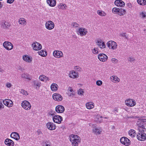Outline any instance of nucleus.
Returning a JSON list of instances; mask_svg holds the SVG:
<instances>
[{"mask_svg":"<svg viewBox=\"0 0 146 146\" xmlns=\"http://www.w3.org/2000/svg\"><path fill=\"white\" fill-rule=\"evenodd\" d=\"M146 119H141L137 121L136 124L138 126L137 129L139 132H143L146 131L145 126L146 125Z\"/></svg>","mask_w":146,"mask_h":146,"instance_id":"f257e3e1","label":"nucleus"},{"mask_svg":"<svg viewBox=\"0 0 146 146\" xmlns=\"http://www.w3.org/2000/svg\"><path fill=\"white\" fill-rule=\"evenodd\" d=\"M22 107L25 110H29L31 108V106L30 103L27 101H24L21 104Z\"/></svg>","mask_w":146,"mask_h":146,"instance_id":"f03ea898","label":"nucleus"},{"mask_svg":"<svg viewBox=\"0 0 146 146\" xmlns=\"http://www.w3.org/2000/svg\"><path fill=\"white\" fill-rule=\"evenodd\" d=\"M120 141L122 144L125 145H129L130 144V141L128 138L125 137H122L120 139Z\"/></svg>","mask_w":146,"mask_h":146,"instance_id":"7ed1b4c3","label":"nucleus"},{"mask_svg":"<svg viewBox=\"0 0 146 146\" xmlns=\"http://www.w3.org/2000/svg\"><path fill=\"white\" fill-rule=\"evenodd\" d=\"M3 46L6 49L8 50H11L13 48L12 44L8 41H5L3 43Z\"/></svg>","mask_w":146,"mask_h":146,"instance_id":"20e7f679","label":"nucleus"},{"mask_svg":"<svg viewBox=\"0 0 146 146\" xmlns=\"http://www.w3.org/2000/svg\"><path fill=\"white\" fill-rule=\"evenodd\" d=\"M107 45L109 48L114 49L117 48V45L115 42L112 41H110L108 42Z\"/></svg>","mask_w":146,"mask_h":146,"instance_id":"39448f33","label":"nucleus"},{"mask_svg":"<svg viewBox=\"0 0 146 146\" xmlns=\"http://www.w3.org/2000/svg\"><path fill=\"white\" fill-rule=\"evenodd\" d=\"M137 135V139L140 141H143L146 139V134L143 132H139Z\"/></svg>","mask_w":146,"mask_h":146,"instance_id":"423d86ee","label":"nucleus"},{"mask_svg":"<svg viewBox=\"0 0 146 146\" xmlns=\"http://www.w3.org/2000/svg\"><path fill=\"white\" fill-rule=\"evenodd\" d=\"M33 49L35 50H40L42 48L41 45L39 43L36 42H33L32 45Z\"/></svg>","mask_w":146,"mask_h":146,"instance_id":"0eeeda50","label":"nucleus"},{"mask_svg":"<svg viewBox=\"0 0 146 146\" xmlns=\"http://www.w3.org/2000/svg\"><path fill=\"white\" fill-rule=\"evenodd\" d=\"M69 137L70 141H75L79 142H80V139L79 136L76 135L72 134Z\"/></svg>","mask_w":146,"mask_h":146,"instance_id":"6e6552de","label":"nucleus"},{"mask_svg":"<svg viewBox=\"0 0 146 146\" xmlns=\"http://www.w3.org/2000/svg\"><path fill=\"white\" fill-rule=\"evenodd\" d=\"M53 120L54 122L60 123L62 120V117L59 115H55L53 117Z\"/></svg>","mask_w":146,"mask_h":146,"instance_id":"1a4fd4ad","label":"nucleus"},{"mask_svg":"<svg viewBox=\"0 0 146 146\" xmlns=\"http://www.w3.org/2000/svg\"><path fill=\"white\" fill-rule=\"evenodd\" d=\"M52 98L55 101H61L63 99L62 96L58 93H54L52 95Z\"/></svg>","mask_w":146,"mask_h":146,"instance_id":"9d476101","label":"nucleus"},{"mask_svg":"<svg viewBox=\"0 0 146 146\" xmlns=\"http://www.w3.org/2000/svg\"><path fill=\"white\" fill-rule=\"evenodd\" d=\"M98 58L100 61L105 62L107 60L108 57L105 54L102 53L99 54Z\"/></svg>","mask_w":146,"mask_h":146,"instance_id":"9b49d317","label":"nucleus"},{"mask_svg":"<svg viewBox=\"0 0 146 146\" xmlns=\"http://www.w3.org/2000/svg\"><path fill=\"white\" fill-rule=\"evenodd\" d=\"M46 27L48 30H51L54 27V23L51 21H47L45 24Z\"/></svg>","mask_w":146,"mask_h":146,"instance_id":"f8f14e48","label":"nucleus"},{"mask_svg":"<svg viewBox=\"0 0 146 146\" xmlns=\"http://www.w3.org/2000/svg\"><path fill=\"white\" fill-rule=\"evenodd\" d=\"M125 103L126 105L130 107L134 106L136 104L135 101L131 99H129L125 101Z\"/></svg>","mask_w":146,"mask_h":146,"instance_id":"ddd939ff","label":"nucleus"},{"mask_svg":"<svg viewBox=\"0 0 146 146\" xmlns=\"http://www.w3.org/2000/svg\"><path fill=\"white\" fill-rule=\"evenodd\" d=\"M4 104L8 107H11L13 105V102L10 100L7 99L3 101Z\"/></svg>","mask_w":146,"mask_h":146,"instance_id":"4468645a","label":"nucleus"},{"mask_svg":"<svg viewBox=\"0 0 146 146\" xmlns=\"http://www.w3.org/2000/svg\"><path fill=\"white\" fill-rule=\"evenodd\" d=\"M65 109L64 107L62 105L57 106L55 108L56 111L58 113H62L64 111Z\"/></svg>","mask_w":146,"mask_h":146,"instance_id":"2eb2a0df","label":"nucleus"},{"mask_svg":"<svg viewBox=\"0 0 146 146\" xmlns=\"http://www.w3.org/2000/svg\"><path fill=\"white\" fill-rule=\"evenodd\" d=\"M53 54L55 57L60 58L62 57L63 53L61 51L55 50L54 51Z\"/></svg>","mask_w":146,"mask_h":146,"instance_id":"dca6fc26","label":"nucleus"},{"mask_svg":"<svg viewBox=\"0 0 146 146\" xmlns=\"http://www.w3.org/2000/svg\"><path fill=\"white\" fill-rule=\"evenodd\" d=\"M5 143L8 146H13L14 144V142L12 140L8 138L5 140Z\"/></svg>","mask_w":146,"mask_h":146,"instance_id":"f3484780","label":"nucleus"},{"mask_svg":"<svg viewBox=\"0 0 146 146\" xmlns=\"http://www.w3.org/2000/svg\"><path fill=\"white\" fill-rule=\"evenodd\" d=\"M11 137L16 140H18L20 139V136L19 134L16 132H12L11 134Z\"/></svg>","mask_w":146,"mask_h":146,"instance_id":"a211bd4d","label":"nucleus"},{"mask_svg":"<svg viewBox=\"0 0 146 146\" xmlns=\"http://www.w3.org/2000/svg\"><path fill=\"white\" fill-rule=\"evenodd\" d=\"M114 3L117 6L123 7L125 5L124 2L121 0H116L115 1Z\"/></svg>","mask_w":146,"mask_h":146,"instance_id":"6ab92c4d","label":"nucleus"},{"mask_svg":"<svg viewBox=\"0 0 146 146\" xmlns=\"http://www.w3.org/2000/svg\"><path fill=\"white\" fill-rule=\"evenodd\" d=\"M78 33L81 36L85 35L88 33L87 30L84 28H80L78 30Z\"/></svg>","mask_w":146,"mask_h":146,"instance_id":"aec40b11","label":"nucleus"},{"mask_svg":"<svg viewBox=\"0 0 146 146\" xmlns=\"http://www.w3.org/2000/svg\"><path fill=\"white\" fill-rule=\"evenodd\" d=\"M48 128L50 130H54L56 129V126L53 123L48 122L46 124Z\"/></svg>","mask_w":146,"mask_h":146,"instance_id":"412c9836","label":"nucleus"},{"mask_svg":"<svg viewBox=\"0 0 146 146\" xmlns=\"http://www.w3.org/2000/svg\"><path fill=\"white\" fill-rule=\"evenodd\" d=\"M96 44L98 45L101 48H105L106 47V45L104 42H102L101 40L100 41L98 40L96 42Z\"/></svg>","mask_w":146,"mask_h":146,"instance_id":"4be33fe9","label":"nucleus"},{"mask_svg":"<svg viewBox=\"0 0 146 146\" xmlns=\"http://www.w3.org/2000/svg\"><path fill=\"white\" fill-rule=\"evenodd\" d=\"M69 76L73 78H77L78 77V73L72 70V73H70Z\"/></svg>","mask_w":146,"mask_h":146,"instance_id":"5701e85b","label":"nucleus"},{"mask_svg":"<svg viewBox=\"0 0 146 146\" xmlns=\"http://www.w3.org/2000/svg\"><path fill=\"white\" fill-rule=\"evenodd\" d=\"M46 1L51 7H54L56 5V2L55 0H47Z\"/></svg>","mask_w":146,"mask_h":146,"instance_id":"b1692460","label":"nucleus"},{"mask_svg":"<svg viewBox=\"0 0 146 146\" xmlns=\"http://www.w3.org/2000/svg\"><path fill=\"white\" fill-rule=\"evenodd\" d=\"M86 105L87 108L89 109H92L94 107L93 103L91 102L87 103Z\"/></svg>","mask_w":146,"mask_h":146,"instance_id":"393cba45","label":"nucleus"},{"mask_svg":"<svg viewBox=\"0 0 146 146\" xmlns=\"http://www.w3.org/2000/svg\"><path fill=\"white\" fill-rule=\"evenodd\" d=\"M58 87V85L56 84L53 83L50 86V88L52 91H55L57 90Z\"/></svg>","mask_w":146,"mask_h":146,"instance_id":"a878e982","label":"nucleus"},{"mask_svg":"<svg viewBox=\"0 0 146 146\" xmlns=\"http://www.w3.org/2000/svg\"><path fill=\"white\" fill-rule=\"evenodd\" d=\"M118 11H119L118 12V15L120 16L124 15L126 12L125 10L122 8H119Z\"/></svg>","mask_w":146,"mask_h":146,"instance_id":"bb28decb","label":"nucleus"},{"mask_svg":"<svg viewBox=\"0 0 146 146\" xmlns=\"http://www.w3.org/2000/svg\"><path fill=\"white\" fill-rule=\"evenodd\" d=\"M38 53L42 57H45L47 55V52L43 50H42L41 51H38Z\"/></svg>","mask_w":146,"mask_h":146,"instance_id":"cd10ccee","label":"nucleus"},{"mask_svg":"<svg viewBox=\"0 0 146 146\" xmlns=\"http://www.w3.org/2000/svg\"><path fill=\"white\" fill-rule=\"evenodd\" d=\"M21 77L24 78H26L29 80H31V78H30V76L27 74L24 73L21 75Z\"/></svg>","mask_w":146,"mask_h":146,"instance_id":"c85d7f7f","label":"nucleus"},{"mask_svg":"<svg viewBox=\"0 0 146 146\" xmlns=\"http://www.w3.org/2000/svg\"><path fill=\"white\" fill-rule=\"evenodd\" d=\"M39 79L42 81H47V80H49V79L48 78L46 77L43 75H41L39 77Z\"/></svg>","mask_w":146,"mask_h":146,"instance_id":"c756f323","label":"nucleus"},{"mask_svg":"<svg viewBox=\"0 0 146 146\" xmlns=\"http://www.w3.org/2000/svg\"><path fill=\"white\" fill-rule=\"evenodd\" d=\"M128 133L129 135L132 137H134L136 134L135 130L132 129H131L129 131Z\"/></svg>","mask_w":146,"mask_h":146,"instance_id":"7c9ffc66","label":"nucleus"},{"mask_svg":"<svg viewBox=\"0 0 146 146\" xmlns=\"http://www.w3.org/2000/svg\"><path fill=\"white\" fill-rule=\"evenodd\" d=\"M23 60L26 61L30 62L31 61V59L27 55H25L23 56Z\"/></svg>","mask_w":146,"mask_h":146,"instance_id":"2f4dec72","label":"nucleus"},{"mask_svg":"<svg viewBox=\"0 0 146 146\" xmlns=\"http://www.w3.org/2000/svg\"><path fill=\"white\" fill-rule=\"evenodd\" d=\"M2 26L4 28H8L10 25V24L7 22L4 21L1 23Z\"/></svg>","mask_w":146,"mask_h":146,"instance_id":"473e14b6","label":"nucleus"},{"mask_svg":"<svg viewBox=\"0 0 146 146\" xmlns=\"http://www.w3.org/2000/svg\"><path fill=\"white\" fill-rule=\"evenodd\" d=\"M93 131L96 134H100L102 132L101 129H100V128L98 129L97 128H93Z\"/></svg>","mask_w":146,"mask_h":146,"instance_id":"72a5a7b5","label":"nucleus"},{"mask_svg":"<svg viewBox=\"0 0 146 146\" xmlns=\"http://www.w3.org/2000/svg\"><path fill=\"white\" fill-rule=\"evenodd\" d=\"M138 3L141 5H146L145 0H137Z\"/></svg>","mask_w":146,"mask_h":146,"instance_id":"f704fd0d","label":"nucleus"},{"mask_svg":"<svg viewBox=\"0 0 146 146\" xmlns=\"http://www.w3.org/2000/svg\"><path fill=\"white\" fill-rule=\"evenodd\" d=\"M97 13L98 14L102 16H105L106 15L104 12L103 11L98 10L97 11Z\"/></svg>","mask_w":146,"mask_h":146,"instance_id":"c9c22d12","label":"nucleus"},{"mask_svg":"<svg viewBox=\"0 0 146 146\" xmlns=\"http://www.w3.org/2000/svg\"><path fill=\"white\" fill-rule=\"evenodd\" d=\"M65 6H66V5L65 4H64L63 5L62 3H60L58 6V8L59 9H65Z\"/></svg>","mask_w":146,"mask_h":146,"instance_id":"e433bc0d","label":"nucleus"},{"mask_svg":"<svg viewBox=\"0 0 146 146\" xmlns=\"http://www.w3.org/2000/svg\"><path fill=\"white\" fill-rule=\"evenodd\" d=\"M72 144V145L73 146H77L78 145V143L79 142L75 141H70Z\"/></svg>","mask_w":146,"mask_h":146,"instance_id":"4c0bfd02","label":"nucleus"},{"mask_svg":"<svg viewBox=\"0 0 146 146\" xmlns=\"http://www.w3.org/2000/svg\"><path fill=\"white\" fill-rule=\"evenodd\" d=\"M98 48H94L92 50V52L94 54H98Z\"/></svg>","mask_w":146,"mask_h":146,"instance_id":"58836bf2","label":"nucleus"},{"mask_svg":"<svg viewBox=\"0 0 146 146\" xmlns=\"http://www.w3.org/2000/svg\"><path fill=\"white\" fill-rule=\"evenodd\" d=\"M119 9V8H114L112 9V12L114 13H118Z\"/></svg>","mask_w":146,"mask_h":146,"instance_id":"ea45409f","label":"nucleus"},{"mask_svg":"<svg viewBox=\"0 0 146 146\" xmlns=\"http://www.w3.org/2000/svg\"><path fill=\"white\" fill-rule=\"evenodd\" d=\"M84 93V91L81 89H79L78 91V94L79 95H82Z\"/></svg>","mask_w":146,"mask_h":146,"instance_id":"a19ab883","label":"nucleus"},{"mask_svg":"<svg viewBox=\"0 0 146 146\" xmlns=\"http://www.w3.org/2000/svg\"><path fill=\"white\" fill-rule=\"evenodd\" d=\"M33 83L35 85H36V86L39 87L40 85V83L38 82L37 81H34L33 82Z\"/></svg>","mask_w":146,"mask_h":146,"instance_id":"79ce46f5","label":"nucleus"},{"mask_svg":"<svg viewBox=\"0 0 146 146\" xmlns=\"http://www.w3.org/2000/svg\"><path fill=\"white\" fill-rule=\"evenodd\" d=\"M20 92L21 93L23 94L24 95H27L28 94L27 93V92L25 90H21Z\"/></svg>","mask_w":146,"mask_h":146,"instance_id":"37998d69","label":"nucleus"},{"mask_svg":"<svg viewBox=\"0 0 146 146\" xmlns=\"http://www.w3.org/2000/svg\"><path fill=\"white\" fill-rule=\"evenodd\" d=\"M25 22L24 19L23 18H21L19 20V24H24Z\"/></svg>","mask_w":146,"mask_h":146,"instance_id":"c03bdc74","label":"nucleus"},{"mask_svg":"<svg viewBox=\"0 0 146 146\" xmlns=\"http://www.w3.org/2000/svg\"><path fill=\"white\" fill-rule=\"evenodd\" d=\"M113 78V80L115 81H117L118 82H119V79L116 76H112Z\"/></svg>","mask_w":146,"mask_h":146,"instance_id":"a18cd8bd","label":"nucleus"},{"mask_svg":"<svg viewBox=\"0 0 146 146\" xmlns=\"http://www.w3.org/2000/svg\"><path fill=\"white\" fill-rule=\"evenodd\" d=\"M140 15L142 16V18H145L146 17V15H145V13L142 11L141 12L140 14Z\"/></svg>","mask_w":146,"mask_h":146,"instance_id":"49530a36","label":"nucleus"},{"mask_svg":"<svg viewBox=\"0 0 146 146\" xmlns=\"http://www.w3.org/2000/svg\"><path fill=\"white\" fill-rule=\"evenodd\" d=\"M102 84V82L101 80H98L96 82V84L98 86H100Z\"/></svg>","mask_w":146,"mask_h":146,"instance_id":"de8ad7c7","label":"nucleus"},{"mask_svg":"<svg viewBox=\"0 0 146 146\" xmlns=\"http://www.w3.org/2000/svg\"><path fill=\"white\" fill-rule=\"evenodd\" d=\"M44 143L45 144V146H50V143L49 141H45Z\"/></svg>","mask_w":146,"mask_h":146,"instance_id":"09e8293b","label":"nucleus"},{"mask_svg":"<svg viewBox=\"0 0 146 146\" xmlns=\"http://www.w3.org/2000/svg\"><path fill=\"white\" fill-rule=\"evenodd\" d=\"M72 25L75 27H78L79 25L76 23L74 22L73 23V24L72 23Z\"/></svg>","mask_w":146,"mask_h":146,"instance_id":"8fccbe9b","label":"nucleus"},{"mask_svg":"<svg viewBox=\"0 0 146 146\" xmlns=\"http://www.w3.org/2000/svg\"><path fill=\"white\" fill-rule=\"evenodd\" d=\"M111 60L112 62L113 63H116L118 61V60L117 59L114 58H112L111 59Z\"/></svg>","mask_w":146,"mask_h":146,"instance_id":"3c124183","label":"nucleus"},{"mask_svg":"<svg viewBox=\"0 0 146 146\" xmlns=\"http://www.w3.org/2000/svg\"><path fill=\"white\" fill-rule=\"evenodd\" d=\"M128 60L129 61L131 62L135 60V59L133 58H132V57H129L128 58Z\"/></svg>","mask_w":146,"mask_h":146,"instance_id":"603ef678","label":"nucleus"},{"mask_svg":"<svg viewBox=\"0 0 146 146\" xmlns=\"http://www.w3.org/2000/svg\"><path fill=\"white\" fill-rule=\"evenodd\" d=\"M75 69H76L77 71H80L81 68L79 66H76L75 67Z\"/></svg>","mask_w":146,"mask_h":146,"instance_id":"864d4df0","label":"nucleus"},{"mask_svg":"<svg viewBox=\"0 0 146 146\" xmlns=\"http://www.w3.org/2000/svg\"><path fill=\"white\" fill-rule=\"evenodd\" d=\"M15 0H7V3L9 4L13 3Z\"/></svg>","mask_w":146,"mask_h":146,"instance_id":"5fc2aeb1","label":"nucleus"},{"mask_svg":"<svg viewBox=\"0 0 146 146\" xmlns=\"http://www.w3.org/2000/svg\"><path fill=\"white\" fill-rule=\"evenodd\" d=\"M126 5L129 8H131L132 7L131 4L130 3H127Z\"/></svg>","mask_w":146,"mask_h":146,"instance_id":"6e6d98bb","label":"nucleus"},{"mask_svg":"<svg viewBox=\"0 0 146 146\" xmlns=\"http://www.w3.org/2000/svg\"><path fill=\"white\" fill-rule=\"evenodd\" d=\"M6 86L7 87L9 88L11 87V84L10 83H7L6 84Z\"/></svg>","mask_w":146,"mask_h":146,"instance_id":"4d7b16f0","label":"nucleus"},{"mask_svg":"<svg viewBox=\"0 0 146 146\" xmlns=\"http://www.w3.org/2000/svg\"><path fill=\"white\" fill-rule=\"evenodd\" d=\"M55 113H56L55 112H53L52 111H51L50 113V114L52 116H53L55 115Z\"/></svg>","mask_w":146,"mask_h":146,"instance_id":"13d9d810","label":"nucleus"},{"mask_svg":"<svg viewBox=\"0 0 146 146\" xmlns=\"http://www.w3.org/2000/svg\"><path fill=\"white\" fill-rule=\"evenodd\" d=\"M68 90L70 92H72L73 91V90L71 88H70L68 89Z\"/></svg>","mask_w":146,"mask_h":146,"instance_id":"bf43d9fd","label":"nucleus"},{"mask_svg":"<svg viewBox=\"0 0 146 146\" xmlns=\"http://www.w3.org/2000/svg\"><path fill=\"white\" fill-rule=\"evenodd\" d=\"M121 35L123 36H124L125 37H126V35H125V33H123L122 34H121Z\"/></svg>","mask_w":146,"mask_h":146,"instance_id":"052dcab7","label":"nucleus"},{"mask_svg":"<svg viewBox=\"0 0 146 146\" xmlns=\"http://www.w3.org/2000/svg\"><path fill=\"white\" fill-rule=\"evenodd\" d=\"M2 106H3V105L2 104V103L0 102V109L2 108Z\"/></svg>","mask_w":146,"mask_h":146,"instance_id":"680f3d73","label":"nucleus"},{"mask_svg":"<svg viewBox=\"0 0 146 146\" xmlns=\"http://www.w3.org/2000/svg\"><path fill=\"white\" fill-rule=\"evenodd\" d=\"M92 127L94 128H96V124H93L92 125Z\"/></svg>","mask_w":146,"mask_h":146,"instance_id":"e2e57ef3","label":"nucleus"},{"mask_svg":"<svg viewBox=\"0 0 146 146\" xmlns=\"http://www.w3.org/2000/svg\"><path fill=\"white\" fill-rule=\"evenodd\" d=\"M62 116L65 117V118H66L67 117V115H66L65 114H63V115H62Z\"/></svg>","mask_w":146,"mask_h":146,"instance_id":"0e129e2a","label":"nucleus"},{"mask_svg":"<svg viewBox=\"0 0 146 146\" xmlns=\"http://www.w3.org/2000/svg\"><path fill=\"white\" fill-rule=\"evenodd\" d=\"M38 131V135H39L40 134L42 133L40 131Z\"/></svg>","mask_w":146,"mask_h":146,"instance_id":"69168bd1","label":"nucleus"},{"mask_svg":"<svg viewBox=\"0 0 146 146\" xmlns=\"http://www.w3.org/2000/svg\"><path fill=\"white\" fill-rule=\"evenodd\" d=\"M3 5L1 4V2H0V8L2 7Z\"/></svg>","mask_w":146,"mask_h":146,"instance_id":"338daca9","label":"nucleus"},{"mask_svg":"<svg viewBox=\"0 0 146 146\" xmlns=\"http://www.w3.org/2000/svg\"><path fill=\"white\" fill-rule=\"evenodd\" d=\"M113 111H116L117 112V109H116L115 108V109L114 110H113Z\"/></svg>","mask_w":146,"mask_h":146,"instance_id":"774afa93","label":"nucleus"}]
</instances>
